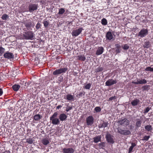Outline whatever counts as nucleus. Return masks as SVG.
I'll return each instance as SVG.
<instances>
[{
    "mask_svg": "<svg viewBox=\"0 0 153 153\" xmlns=\"http://www.w3.org/2000/svg\"><path fill=\"white\" fill-rule=\"evenodd\" d=\"M58 114L57 112H55L53 115L50 117V120L53 125H58L60 123L59 119L56 118Z\"/></svg>",
    "mask_w": 153,
    "mask_h": 153,
    "instance_id": "nucleus-1",
    "label": "nucleus"
},
{
    "mask_svg": "<svg viewBox=\"0 0 153 153\" xmlns=\"http://www.w3.org/2000/svg\"><path fill=\"white\" fill-rule=\"evenodd\" d=\"M34 35L33 33L31 31L24 32L23 34L24 39L26 40H32L34 36Z\"/></svg>",
    "mask_w": 153,
    "mask_h": 153,
    "instance_id": "nucleus-2",
    "label": "nucleus"
},
{
    "mask_svg": "<svg viewBox=\"0 0 153 153\" xmlns=\"http://www.w3.org/2000/svg\"><path fill=\"white\" fill-rule=\"evenodd\" d=\"M67 70L68 68H60L54 71L53 74L54 75H57L62 73H65Z\"/></svg>",
    "mask_w": 153,
    "mask_h": 153,
    "instance_id": "nucleus-3",
    "label": "nucleus"
},
{
    "mask_svg": "<svg viewBox=\"0 0 153 153\" xmlns=\"http://www.w3.org/2000/svg\"><path fill=\"white\" fill-rule=\"evenodd\" d=\"M114 136L107 132L105 135V138L108 143H111L112 144H114V139L113 138Z\"/></svg>",
    "mask_w": 153,
    "mask_h": 153,
    "instance_id": "nucleus-4",
    "label": "nucleus"
},
{
    "mask_svg": "<svg viewBox=\"0 0 153 153\" xmlns=\"http://www.w3.org/2000/svg\"><path fill=\"white\" fill-rule=\"evenodd\" d=\"M118 123L119 125L124 127L127 126L129 124V120L126 118L119 120Z\"/></svg>",
    "mask_w": 153,
    "mask_h": 153,
    "instance_id": "nucleus-5",
    "label": "nucleus"
},
{
    "mask_svg": "<svg viewBox=\"0 0 153 153\" xmlns=\"http://www.w3.org/2000/svg\"><path fill=\"white\" fill-rule=\"evenodd\" d=\"M38 7V4L31 3L29 4L28 7L29 11L30 12L32 13L35 10H36L37 9Z\"/></svg>",
    "mask_w": 153,
    "mask_h": 153,
    "instance_id": "nucleus-6",
    "label": "nucleus"
},
{
    "mask_svg": "<svg viewBox=\"0 0 153 153\" xmlns=\"http://www.w3.org/2000/svg\"><path fill=\"white\" fill-rule=\"evenodd\" d=\"M83 30L82 27H80L78 29L72 31L71 34L73 36L76 37L79 35Z\"/></svg>",
    "mask_w": 153,
    "mask_h": 153,
    "instance_id": "nucleus-7",
    "label": "nucleus"
},
{
    "mask_svg": "<svg viewBox=\"0 0 153 153\" xmlns=\"http://www.w3.org/2000/svg\"><path fill=\"white\" fill-rule=\"evenodd\" d=\"M86 121L87 126H91L94 123V118L92 116H89L86 118Z\"/></svg>",
    "mask_w": 153,
    "mask_h": 153,
    "instance_id": "nucleus-8",
    "label": "nucleus"
},
{
    "mask_svg": "<svg viewBox=\"0 0 153 153\" xmlns=\"http://www.w3.org/2000/svg\"><path fill=\"white\" fill-rule=\"evenodd\" d=\"M148 34V30L147 29H142L138 33V36L141 38L145 37Z\"/></svg>",
    "mask_w": 153,
    "mask_h": 153,
    "instance_id": "nucleus-9",
    "label": "nucleus"
},
{
    "mask_svg": "<svg viewBox=\"0 0 153 153\" xmlns=\"http://www.w3.org/2000/svg\"><path fill=\"white\" fill-rule=\"evenodd\" d=\"M24 24L27 30L30 29L32 26H33V23L30 19L27 20L24 22Z\"/></svg>",
    "mask_w": 153,
    "mask_h": 153,
    "instance_id": "nucleus-10",
    "label": "nucleus"
},
{
    "mask_svg": "<svg viewBox=\"0 0 153 153\" xmlns=\"http://www.w3.org/2000/svg\"><path fill=\"white\" fill-rule=\"evenodd\" d=\"M117 82L116 80H114L112 79H109L105 83L106 86H110L116 83Z\"/></svg>",
    "mask_w": 153,
    "mask_h": 153,
    "instance_id": "nucleus-11",
    "label": "nucleus"
},
{
    "mask_svg": "<svg viewBox=\"0 0 153 153\" xmlns=\"http://www.w3.org/2000/svg\"><path fill=\"white\" fill-rule=\"evenodd\" d=\"M132 83L133 84H134L136 85H138L139 84H145L147 83V81L145 79H139L137 82H134L133 81Z\"/></svg>",
    "mask_w": 153,
    "mask_h": 153,
    "instance_id": "nucleus-12",
    "label": "nucleus"
},
{
    "mask_svg": "<svg viewBox=\"0 0 153 153\" xmlns=\"http://www.w3.org/2000/svg\"><path fill=\"white\" fill-rule=\"evenodd\" d=\"M62 150L64 153H74V149L72 148H64Z\"/></svg>",
    "mask_w": 153,
    "mask_h": 153,
    "instance_id": "nucleus-13",
    "label": "nucleus"
},
{
    "mask_svg": "<svg viewBox=\"0 0 153 153\" xmlns=\"http://www.w3.org/2000/svg\"><path fill=\"white\" fill-rule=\"evenodd\" d=\"M4 58L8 59H11L14 58V56L13 53L7 52L4 53Z\"/></svg>",
    "mask_w": 153,
    "mask_h": 153,
    "instance_id": "nucleus-14",
    "label": "nucleus"
},
{
    "mask_svg": "<svg viewBox=\"0 0 153 153\" xmlns=\"http://www.w3.org/2000/svg\"><path fill=\"white\" fill-rule=\"evenodd\" d=\"M105 37L106 39L109 40H111L114 39L111 32L110 31H108L107 32L105 35Z\"/></svg>",
    "mask_w": 153,
    "mask_h": 153,
    "instance_id": "nucleus-15",
    "label": "nucleus"
},
{
    "mask_svg": "<svg viewBox=\"0 0 153 153\" xmlns=\"http://www.w3.org/2000/svg\"><path fill=\"white\" fill-rule=\"evenodd\" d=\"M104 49L102 47H98L96 52V54L99 55L102 54L103 52Z\"/></svg>",
    "mask_w": 153,
    "mask_h": 153,
    "instance_id": "nucleus-16",
    "label": "nucleus"
},
{
    "mask_svg": "<svg viewBox=\"0 0 153 153\" xmlns=\"http://www.w3.org/2000/svg\"><path fill=\"white\" fill-rule=\"evenodd\" d=\"M67 117V116L65 114L62 113L59 115V119L60 121H63L66 120Z\"/></svg>",
    "mask_w": 153,
    "mask_h": 153,
    "instance_id": "nucleus-17",
    "label": "nucleus"
},
{
    "mask_svg": "<svg viewBox=\"0 0 153 153\" xmlns=\"http://www.w3.org/2000/svg\"><path fill=\"white\" fill-rule=\"evenodd\" d=\"M108 124V122H105L104 121H103L101 122L98 125V127L100 128H104L107 127Z\"/></svg>",
    "mask_w": 153,
    "mask_h": 153,
    "instance_id": "nucleus-18",
    "label": "nucleus"
},
{
    "mask_svg": "<svg viewBox=\"0 0 153 153\" xmlns=\"http://www.w3.org/2000/svg\"><path fill=\"white\" fill-rule=\"evenodd\" d=\"M116 47L115 52L117 53H119L121 52V46L119 44H117L115 45Z\"/></svg>",
    "mask_w": 153,
    "mask_h": 153,
    "instance_id": "nucleus-19",
    "label": "nucleus"
},
{
    "mask_svg": "<svg viewBox=\"0 0 153 153\" xmlns=\"http://www.w3.org/2000/svg\"><path fill=\"white\" fill-rule=\"evenodd\" d=\"M101 137L100 135L96 136L93 138L94 142L95 143H97L99 142L101 140Z\"/></svg>",
    "mask_w": 153,
    "mask_h": 153,
    "instance_id": "nucleus-20",
    "label": "nucleus"
},
{
    "mask_svg": "<svg viewBox=\"0 0 153 153\" xmlns=\"http://www.w3.org/2000/svg\"><path fill=\"white\" fill-rule=\"evenodd\" d=\"M140 102V100L137 99H136L132 100L131 102V104L132 106L137 105Z\"/></svg>",
    "mask_w": 153,
    "mask_h": 153,
    "instance_id": "nucleus-21",
    "label": "nucleus"
},
{
    "mask_svg": "<svg viewBox=\"0 0 153 153\" xmlns=\"http://www.w3.org/2000/svg\"><path fill=\"white\" fill-rule=\"evenodd\" d=\"M142 124V121L139 119L137 120L136 122V123L135 126L137 128L141 127Z\"/></svg>",
    "mask_w": 153,
    "mask_h": 153,
    "instance_id": "nucleus-22",
    "label": "nucleus"
},
{
    "mask_svg": "<svg viewBox=\"0 0 153 153\" xmlns=\"http://www.w3.org/2000/svg\"><path fill=\"white\" fill-rule=\"evenodd\" d=\"M77 57L78 60L81 61H84L86 59V57L84 55H78Z\"/></svg>",
    "mask_w": 153,
    "mask_h": 153,
    "instance_id": "nucleus-23",
    "label": "nucleus"
},
{
    "mask_svg": "<svg viewBox=\"0 0 153 153\" xmlns=\"http://www.w3.org/2000/svg\"><path fill=\"white\" fill-rule=\"evenodd\" d=\"M20 86L19 85H15L12 86L13 90L15 91H17L20 88Z\"/></svg>",
    "mask_w": 153,
    "mask_h": 153,
    "instance_id": "nucleus-24",
    "label": "nucleus"
},
{
    "mask_svg": "<svg viewBox=\"0 0 153 153\" xmlns=\"http://www.w3.org/2000/svg\"><path fill=\"white\" fill-rule=\"evenodd\" d=\"M66 99L69 101H73L74 99V97L71 94H68L66 96Z\"/></svg>",
    "mask_w": 153,
    "mask_h": 153,
    "instance_id": "nucleus-25",
    "label": "nucleus"
},
{
    "mask_svg": "<svg viewBox=\"0 0 153 153\" xmlns=\"http://www.w3.org/2000/svg\"><path fill=\"white\" fill-rule=\"evenodd\" d=\"M42 143L45 145H47L50 143L49 140L48 139H46V138L43 139L42 140Z\"/></svg>",
    "mask_w": 153,
    "mask_h": 153,
    "instance_id": "nucleus-26",
    "label": "nucleus"
},
{
    "mask_svg": "<svg viewBox=\"0 0 153 153\" xmlns=\"http://www.w3.org/2000/svg\"><path fill=\"white\" fill-rule=\"evenodd\" d=\"M131 146L130 147L129 149V153H131L132 152L133 149L134 147H135L136 144L135 143H132L131 144Z\"/></svg>",
    "mask_w": 153,
    "mask_h": 153,
    "instance_id": "nucleus-27",
    "label": "nucleus"
},
{
    "mask_svg": "<svg viewBox=\"0 0 153 153\" xmlns=\"http://www.w3.org/2000/svg\"><path fill=\"white\" fill-rule=\"evenodd\" d=\"M98 146L100 149H104V148L105 147L106 144L104 142H103L99 143Z\"/></svg>",
    "mask_w": 153,
    "mask_h": 153,
    "instance_id": "nucleus-28",
    "label": "nucleus"
},
{
    "mask_svg": "<svg viewBox=\"0 0 153 153\" xmlns=\"http://www.w3.org/2000/svg\"><path fill=\"white\" fill-rule=\"evenodd\" d=\"M34 119L36 121H38L41 119V115L39 114H36L33 117Z\"/></svg>",
    "mask_w": 153,
    "mask_h": 153,
    "instance_id": "nucleus-29",
    "label": "nucleus"
},
{
    "mask_svg": "<svg viewBox=\"0 0 153 153\" xmlns=\"http://www.w3.org/2000/svg\"><path fill=\"white\" fill-rule=\"evenodd\" d=\"M150 88V85H145L142 87V89H143V91H148L149 89Z\"/></svg>",
    "mask_w": 153,
    "mask_h": 153,
    "instance_id": "nucleus-30",
    "label": "nucleus"
},
{
    "mask_svg": "<svg viewBox=\"0 0 153 153\" xmlns=\"http://www.w3.org/2000/svg\"><path fill=\"white\" fill-rule=\"evenodd\" d=\"M65 12V8H61L59 9V12L58 13V14L59 15H61L63 14Z\"/></svg>",
    "mask_w": 153,
    "mask_h": 153,
    "instance_id": "nucleus-31",
    "label": "nucleus"
},
{
    "mask_svg": "<svg viewBox=\"0 0 153 153\" xmlns=\"http://www.w3.org/2000/svg\"><path fill=\"white\" fill-rule=\"evenodd\" d=\"M145 128L148 131H150L152 129V126L150 125L146 126H145Z\"/></svg>",
    "mask_w": 153,
    "mask_h": 153,
    "instance_id": "nucleus-32",
    "label": "nucleus"
},
{
    "mask_svg": "<svg viewBox=\"0 0 153 153\" xmlns=\"http://www.w3.org/2000/svg\"><path fill=\"white\" fill-rule=\"evenodd\" d=\"M107 20L105 18H103L101 20V23L102 25H106L107 24Z\"/></svg>",
    "mask_w": 153,
    "mask_h": 153,
    "instance_id": "nucleus-33",
    "label": "nucleus"
},
{
    "mask_svg": "<svg viewBox=\"0 0 153 153\" xmlns=\"http://www.w3.org/2000/svg\"><path fill=\"white\" fill-rule=\"evenodd\" d=\"M123 135H129L131 133V131L127 130H123Z\"/></svg>",
    "mask_w": 153,
    "mask_h": 153,
    "instance_id": "nucleus-34",
    "label": "nucleus"
},
{
    "mask_svg": "<svg viewBox=\"0 0 153 153\" xmlns=\"http://www.w3.org/2000/svg\"><path fill=\"white\" fill-rule=\"evenodd\" d=\"M9 16L7 14H5L2 15L1 19L3 20H6L9 18Z\"/></svg>",
    "mask_w": 153,
    "mask_h": 153,
    "instance_id": "nucleus-35",
    "label": "nucleus"
},
{
    "mask_svg": "<svg viewBox=\"0 0 153 153\" xmlns=\"http://www.w3.org/2000/svg\"><path fill=\"white\" fill-rule=\"evenodd\" d=\"M118 132L121 134L123 135V130L122 128L120 127H118L117 128Z\"/></svg>",
    "mask_w": 153,
    "mask_h": 153,
    "instance_id": "nucleus-36",
    "label": "nucleus"
},
{
    "mask_svg": "<svg viewBox=\"0 0 153 153\" xmlns=\"http://www.w3.org/2000/svg\"><path fill=\"white\" fill-rule=\"evenodd\" d=\"M149 42H145L144 44L143 45V47L145 48H148L149 47Z\"/></svg>",
    "mask_w": 153,
    "mask_h": 153,
    "instance_id": "nucleus-37",
    "label": "nucleus"
},
{
    "mask_svg": "<svg viewBox=\"0 0 153 153\" xmlns=\"http://www.w3.org/2000/svg\"><path fill=\"white\" fill-rule=\"evenodd\" d=\"M94 110L96 113L100 112L101 110V108L99 106L96 107L94 109Z\"/></svg>",
    "mask_w": 153,
    "mask_h": 153,
    "instance_id": "nucleus-38",
    "label": "nucleus"
},
{
    "mask_svg": "<svg viewBox=\"0 0 153 153\" xmlns=\"http://www.w3.org/2000/svg\"><path fill=\"white\" fill-rule=\"evenodd\" d=\"M103 70V68L100 66L95 69V71L97 72H99L102 71Z\"/></svg>",
    "mask_w": 153,
    "mask_h": 153,
    "instance_id": "nucleus-39",
    "label": "nucleus"
},
{
    "mask_svg": "<svg viewBox=\"0 0 153 153\" xmlns=\"http://www.w3.org/2000/svg\"><path fill=\"white\" fill-rule=\"evenodd\" d=\"M26 142L30 144H32L33 143V140L32 138H29L26 139Z\"/></svg>",
    "mask_w": 153,
    "mask_h": 153,
    "instance_id": "nucleus-40",
    "label": "nucleus"
},
{
    "mask_svg": "<svg viewBox=\"0 0 153 153\" xmlns=\"http://www.w3.org/2000/svg\"><path fill=\"white\" fill-rule=\"evenodd\" d=\"M5 49L2 47H0V54H2L5 52Z\"/></svg>",
    "mask_w": 153,
    "mask_h": 153,
    "instance_id": "nucleus-41",
    "label": "nucleus"
},
{
    "mask_svg": "<svg viewBox=\"0 0 153 153\" xmlns=\"http://www.w3.org/2000/svg\"><path fill=\"white\" fill-rule=\"evenodd\" d=\"M91 84L90 83H89L86 84L84 86V88L87 89H89L91 86Z\"/></svg>",
    "mask_w": 153,
    "mask_h": 153,
    "instance_id": "nucleus-42",
    "label": "nucleus"
},
{
    "mask_svg": "<svg viewBox=\"0 0 153 153\" xmlns=\"http://www.w3.org/2000/svg\"><path fill=\"white\" fill-rule=\"evenodd\" d=\"M145 70L147 71L153 72V68H151L150 66L146 68Z\"/></svg>",
    "mask_w": 153,
    "mask_h": 153,
    "instance_id": "nucleus-43",
    "label": "nucleus"
},
{
    "mask_svg": "<svg viewBox=\"0 0 153 153\" xmlns=\"http://www.w3.org/2000/svg\"><path fill=\"white\" fill-rule=\"evenodd\" d=\"M68 104L67 105H66V106L67 107H66V111L67 112H68L69 111L71 110L72 108V106H69L68 105Z\"/></svg>",
    "mask_w": 153,
    "mask_h": 153,
    "instance_id": "nucleus-44",
    "label": "nucleus"
},
{
    "mask_svg": "<svg viewBox=\"0 0 153 153\" xmlns=\"http://www.w3.org/2000/svg\"><path fill=\"white\" fill-rule=\"evenodd\" d=\"M150 137V136H145L142 139V140H146V141H148L149 138Z\"/></svg>",
    "mask_w": 153,
    "mask_h": 153,
    "instance_id": "nucleus-45",
    "label": "nucleus"
},
{
    "mask_svg": "<svg viewBox=\"0 0 153 153\" xmlns=\"http://www.w3.org/2000/svg\"><path fill=\"white\" fill-rule=\"evenodd\" d=\"M44 25L45 27H47L49 25V22L47 21H44L43 22Z\"/></svg>",
    "mask_w": 153,
    "mask_h": 153,
    "instance_id": "nucleus-46",
    "label": "nucleus"
},
{
    "mask_svg": "<svg viewBox=\"0 0 153 153\" xmlns=\"http://www.w3.org/2000/svg\"><path fill=\"white\" fill-rule=\"evenodd\" d=\"M85 93L84 92L83 93V92H82V91L80 92L79 93L76 95V96L77 97H80L81 96H82V95H85Z\"/></svg>",
    "mask_w": 153,
    "mask_h": 153,
    "instance_id": "nucleus-47",
    "label": "nucleus"
},
{
    "mask_svg": "<svg viewBox=\"0 0 153 153\" xmlns=\"http://www.w3.org/2000/svg\"><path fill=\"white\" fill-rule=\"evenodd\" d=\"M41 25L40 24V23H39V22H38L36 25V28L37 30H38L41 27Z\"/></svg>",
    "mask_w": 153,
    "mask_h": 153,
    "instance_id": "nucleus-48",
    "label": "nucleus"
},
{
    "mask_svg": "<svg viewBox=\"0 0 153 153\" xmlns=\"http://www.w3.org/2000/svg\"><path fill=\"white\" fill-rule=\"evenodd\" d=\"M151 108L150 107V108H149V107H147L145 110L144 111V113H146L147 112H148L150 110V109Z\"/></svg>",
    "mask_w": 153,
    "mask_h": 153,
    "instance_id": "nucleus-49",
    "label": "nucleus"
},
{
    "mask_svg": "<svg viewBox=\"0 0 153 153\" xmlns=\"http://www.w3.org/2000/svg\"><path fill=\"white\" fill-rule=\"evenodd\" d=\"M129 48V46L127 44L124 45V46L123 47V48L124 50H127Z\"/></svg>",
    "mask_w": 153,
    "mask_h": 153,
    "instance_id": "nucleus-50",
    "label": "nucleus"
},
{
    "mask_svg": "<svg viewBox=\"0 0 153 153\" xmlns=\"http://www.w3.org/2000/svg\"><path fill=\"white\" fill-rule=\"evenodd\" d=\"M116 98V97L115 96H114V97H112L109 98V101H111L114 100Z\"/></svg>",
    "mask_w": 153,
    "mask_h": 153,
    "instance_id": "nucleus-51",
    "label": "nucleus"
},
{
    "mask_svg": "<svg viewBox=\"0 0 153 153\" xmlns=\"http://www.w3.org/2000/svg\"><path fill=\"white\" fill-rule=\"evenodd\" d=\"M23 80H22L21 81V82H20V84H26V82L24 81V80H23Z\"/></svg>",
    "mask_w": 153,
    "mask_h": 153,
    "instance_id": "nucleus-52",
    "label": "nucleus"
},
{
    "mask_svg": "<svg viewBox=\"0 0 153 153\" xmlns=\"http://www.w3.org/2000/svg\"><path fill=\"white\" fill-rule=\"evenodd\" d=\"M63 77L62 76H60L59 77V81L60 82H62V81Z\"/></svg>",
    "mask_w": 153,
    "mask_h": 153,
    "instance_id": "nucleus-53",
    "label": "nucleus"
},
{
    "mask_svg": "<svg viewBox=\"0 0 153 153\" xmlns=\"http://www.w3.org/2000/svg\"><path fill=\"white\" fill-rule=\"evenodd\" d=\"M3 91L0 88V96H1L3 94Z\"/></svg>",
    "mask_w": 153,
    "mask_h": 153,
    "instance_id": "nucleus-54",
    "label": "nucleus"
},
{
    "mask_svg": "<svg viewBox=\"0 0 153 153\" xmlns=\"http://www.w3.org/2000/svg\"><path fill=\"white\" fill-rule=\"evenodd\" d=\"M62 105H59L56 107V108L57 109H59V108H61L62 107Z\"/></svg>",
    "mask_w": 153,
    "mask_h": 153,
    "instance_id": "nucleus-55",
    "label": "nucleus"
},
{
    "mask_svg": "<svg viewBox=\"0 0 153 153\" xmlns=\"http://www.w3.org/2000/svg\"><path fill=\"white\" fill-rule=\"evenodd\" d=\"M88 1H89L90 3H93L94 2V1L93 0H87Z\"/></svg>",
    "mask_w": 153,
    "mask_h": 153,
    "instance_id": "nucleus-56",
    "label": "nucleus"
}]
</instances>
